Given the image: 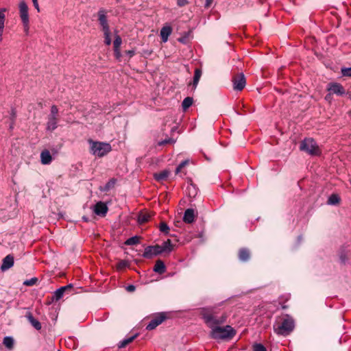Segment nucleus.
<instances>
[{
    "label": "nucleus",
    "mask_w": 351,
    "mask_h": 351,
    "mask_svg": "<svg viewBox=\"0 0 351 351\" xmlns=\"http://www.w3.org/2000/svg\"><path fill=\"white\" fill-rule=\"evenodd\" d=\"M25 317L35 329L38 330L41 329L42 326L40 322L33 317L31 312H27L25 314Z\"/></svg>",
    "instance_id": "16"
},
{
    "label": "nucleus",
    "mask_w": 351,
    "mask_h": 351,
    "mask_svg": "<svg viewBox=\"0 0 351 351\" xmlns=\"http://www.w3.org/2000/svg\"><path fill=\"white\" fill-rule=\"evenodd\" d=\"M3 29L4 28H0V41L2 40V35H3Z\"/></svg>",
    "instance_id": "51"
},
{
    "label": "nucleus",
    "mask_w": 351,
    "mask_h": 351,
    "mask_svg": "<svg viewBox=\"0 0 351 351\" xmlns=\"http://www.w3.org/2000/svg\"><path fill=\"white\" fill-rule=\"evenodd\" d=\"M300 149L311 156H318L321 154L317 143L311 138H306L302 141Z\"/></svg>",
    "instance_id": "5"
},
{
    "label": "nucleus",
    "mask_w": 351,
    "mask_h": 351,
    "mask_svg": "<svg viewBox=\"0 0 351 351\" xmlns=\"http://www.w3.org/2000/svg\"><path fill=\"white\" fill-rule=\"evenodd\" d=\"M328 90L330 91L331 93L336 94L337 95H343L346 93L343 86L336 82L330 83L328 84Z\"/></svg>",
    "instance_id": "12"
},
{
    "label": "nucleus",
    "mask_w": 351,
    "mask_h": 351,
    "mask_svg": "<svg viewBox=\"0 0 351 351\" xmlns=\"http://www.w3.org/2000/svg\"><path fill=\"white\" fill-rule=\"evenodd\" d=\"M178 41L180 42V43H185V38H180L178 39Z\"/></svg>",
    "instance_id": "52"
},
{
    "label": "nucleus",
    "mask_w": 351,
    "mask_h": 351,
    "mask_svg": "<svg viewBox=\"0 0 351 351\" xmlns=\"http://www.w3.org/2000/svg\"><path fill=\"white\" fill-rule=\"evenodd\" d=\"M103 32H104V42L106 43V45H110L111 44V38H110V29H106V30H102Z\"/></svg>",
    "instance_id": "32"
},
{
    "label": "nucleus",
    "mask_w": 351,
    "mask_h": 351,
    "mask_svg": "<svg viewBox=\"0 0 351 351\" xmlns=\"http://www.w3.org/2000/svg\"><path fill=\"white\" fill-rule=\"evenodd\" d=\"M165 319L166 315L164 313H159L150 321V322L146 326V329L148 330H152L156 328L158 325L162 324Z\"/></svg>",
    "instance_id": "10"
},
{
    "label": "nucleus",
    "mask_w": 351,
    "mask_h": 351,
    "mask_svg": "<svg viewBox=\"0 0 351 351\" xmlns=\"http://www.w3.org/2000/svg\"><path fill=\"white\" fill-rule=\"evenodd\" d=\"M232 82L233 83V88L234 90H242L246 84L245 77L243 73H237L233 76Z\"/></svg>",
    "instance_id": "7"
},
{
    "label": "nucleus",
    "mask_w": 351,
    "mask_h": 351,
    "mask_svg": "<svg viewBox=\"0 0 351 351\" xmlns=\"http://www.w3.org/2000/svg\"><path fill=\"white\" fill-rule=\"evenodd\" d=\"M73 289V285L71 284L67 285L64 287H61L54 291L52 297L51 302H58L62 299L65 293H70Z\"/></svg>",
    "instance_id": "8"
},
{
    "label": "nucleus",
    "mask_w": 351,
    "mask_h": 351,
    "mask_svg": "<svg viewBox=\"0 0 351 351\" xmlns=\"http://www.w3.org/2000/svg\"><path fill=\"white\" fill-rule=\"evenodd\" d=\"M339 200L340 199L337 195L332 194L328 199V204L330 205H335L338 204Z\"/></svg>",
    "instance_id": "30"
},
{
    "label": "nucleus",
    "mask_w": 351,
    "mask_h": 351,
    "mask_svg": "<svg viewBox=\"0 0 351 351\" xmlns=\"http://www.w3.org/2000/svg\"><path fill=\"white\" fill-rule=\"evenodd\" d=\"M128 265V263L126 261H121L117 263V269H122L126 267Z\"/></svg>",
    "instance_id": "40"
},
{
    "label": "nucleus",
    "mask_w": 351,
    "mask_h": 351,
    "mask_svg": "<svg viewBox=\"0 0 351 351\" xmlns=\"http://www.w3.org/2000/svg\"><path fill=\"white\" fill-rule=\"evenodd\" d=\"M193 98L190 97H186L182 104V106L184 110L188 109L193 104Z\"/></svg>",
    "instance_id": "29"
},
{
    "label": "nucleus",
    "mask_w": 351,
    "mask_h": 351,
    "mask_svg": "<svg viewBox=\"0 0 351 351\" xmlns=\"http://www.w3.org/2000/svg\"><path fill=\"white\" fill-rule=\"evenodd\" d=\"M97 16L102 30L109 29L110 27L107 19V11L104 8H100L97 12Z\"/></svg>",
    "instance_id": "11"
},
{
    "label": "nucleus",
    "mask_w": 351,
    "mask_h": 351,
    "mask_svg": "<svg viewBox=\"0 0 351 351\" xmlns=\"http://www.w3.org/2000/svg\"><path fill=\"white\" fill-rule=\"evenodd\" d=\"M150 216L147 213H140L138 217V221L139 223H144L148 221Z\"/></svg>",
    "instance_id": "31"
},
{
    "label": "nucleus",
    "mask_w": 351,
    "mask_h": 351,
    "mask_svg": "<svg viewBox=\"0 0 351 351\" xmlns=\"http://www.w3.org/2000/svg\"><path fill=\"white\" fill-rule=\"evenodd\" d=\"M117 180L115 178H111L106 184V185L101 189V191H108L111 189H112L115 184H116Z\"/></svg>",
    "instance_id": "25"
},
{
    "label": "nucleus",
    "mask_w": 351,
    "mask_h": 351,
    "mask_svg": "<svg viewBox=\"0 0 351 351\" xmlns=\"http://www.w3.org/2000/svg\"><path fill=\"white\" fill-rule=\"evenodd\" d=\"M19 16L23 23V29L26 34L29 33V19L28 13V6L24 1H21L19 5Z\"/></svg>",
    "instance_id": "6"
},
{
    "label": "nucleus",
    "mask_w": 351,
    "mask_h": 351,
    "mask_svg": "<svg viewBox=\"0 0 351 351\" xmlns=\"http://www.w3.org/2000/svg\"><path fill=\"white\" fill-rule=\"evenodd\" d=\"M141 237L138 236H134L128 239L125 241L126 245H133L139 243Z\"/></svg>",
    "instance_id": "26"
},
{
    "label": "nucleus",
    "mask_w": 351,
    "mask_h": 351,
    "mask_svg": "<svg viewBox=\"0 0 351 351\" xmlns=\"http://www.w3.org/2000/svg\"><path fill=\"white\" fill-rule=\"evenodd\" d=\"M40 161L43 165H49L52 161V157L49 150L45 149L40 153Z\"/></svg>",
    "instance_id": "18"
},
{
    "label": "nucleus",
    "mask_w": 351,
    "mask_h": 351,
    "mask_svg": "<svg viewBox=\"0 0 351 351\" xmlns=\"http://www.w3.org/2000/svg\"><path fill=\"white\" fill-rule=\"evenodd\" d=\"M49 115L58 117V108L56 105L51 107L50 114Z\"/></svg>",
    "instance_id": "38"
},
{
    "label": "nucleus",
    "mask_w": 351,
    "mask_h": 351,
    "mask_svg": "<svg viewBox=\"0 0 351 351\" xmlns=\"http://www.w3.org/2000/svg\"><path fill=\"white\" fill-rule=\"evenodd\" d=\"M114 56L117 59H119L121 56L120 49H114Z\"/></svg>",
    "instance_id": "45"
},
{
    "label": "nucleus",
    "mask_w": 351,
    "mask_h": 351,
    "mask_svg": "<svg viewBox=\"0 0 351 351\" xmlns=\"http://www.w3.org/2000/svg\"><path fill=\"white\" fill-rule=\"evenodd\" d=\"M238 255L239 260L243 262L247 261L250 258V251L246 248L240 249Z\"/></svg>",
    "instance_id": "20"
},
{
    "label": "nucleus",
    "mask_w": 351,
    "mask_h": 351,
    "mask_svg": "<svg viewBox=\"0 0 351 351\" xmlns=\"http://www.w3.org/2000/svg\"><path fill=\"white\" fill-rule=\"evenodd\" d=\"M235 335V331L230 326L221 327L219 325L213 328L210 331V337L215 339H226L232 338Z\"/></svg>",
    "instance_id": "3"
},
{
    "label": "nucleus",
    "mask_w": 351,
    "mask_h": 351,
    "mask_svg": "<svg viewBox=\"0 0 351 351\" xmlns=\"http://www.w3.org/2000/svg\"><path fill=\"white\" fill-rule=\"evenodd\" d=\"M189 3L187 0H177V5L179 7H183Z\"/></svg>",
    "instance_id": "42"
},
{
    "label": "nucleus",
    "mask_w": 351,
    "mask_h": 351,
    "mask_svg": "<svg viewBox=\"0 0 351 351\" xmlns=\"http://www.w3.org/2000/svg\"><path fill=\"white\" fill-rule=\"evenodd\" d=\"M201 315L204 322L211 330L215 326L223 324L226 320V317H218L213 311V309L211 308H203Z\"/></svg>",
    "instance_id": "2"
},
{
    "label": "nucleus",
    "mask_w": 351,
    "mask_h": 351,
    "mask_svg": "<svg viewBox=\"0 0 351 351\" xmlns=\"http://www.w3.org/2000/svg\"><path fill=\"white\" fill-rule=\"evenodd\" d=\"M341 74L343 76L351 77V67L350 68H342Z\"/></svg>",
    "instance_id": "39"
},
{
    "label": "nucleus",
    "mask_w": 351,
    "mask_h": 351,
    "mask_svg": "<svg viewBox=\"0 0 351 351\" xmlns=\"http://www.w3.org/2000/svg\"><path fill=\"white\" fill-rule=\"evenodd\" d=\"M32 2H33V5H34V8L39 12H40V8H39V5H38V1H32Z\"/></svg>",
    "instance_id": "49"
},
{
    "label": "nucleus",
    "mask_w": 351,
    "mask_h": 351,
    "mask_svg": "<svg viewBox=\"0 0 351 351\" xmlns=\"http://www.w3.org/2000/svg\"><path fill=\"white\" fill-rule=\"evenodd\" d=\"M160 230L165 234H168L169 232V226H167V224L165 222H162L160 224Z\"/></svg>",
    "instance_id": "36"
},
{
    "label": "nucleus",
    "mask_w": 351,
    "mask_h": 351,
    "mask_svg": "<svg viewBox=\"0 0 351 351\" xmlns=\"http://www.w3.org/2000/svg\"><path fill=\"white\" fill-rule=\"evenodd\" d=\"M195 219V210L193 208H188L185 210L183 221L187 223H191Z\"/></svg>",
    "instance_id": "17"
},
{
    "label": "nucleus",
    "mask_w": 351,
    "mask_h": 351,
    "mask_svg": "<svg viewBox=\"0 0 351 351\" xmlns=\"http://www.w3.org/2000/svg\"><path fill=\"white\" fill-rule=\"evenodd\" d=\"M14 265V257L11 254L7 255L3 259L1 266L2 271H6Z\"/></svg>",
    "instance_id": "14"
},
{
    "label": "nucleus",
    "mask_w": 351,
    "mask_h": 351,
    "mask_svg": "<svg viewBox=\"0 0 351 351\" xmlns=\"http://www.w3.org/2000/svg\"><path fill=\"white\" fill-rule=\"evenodd\" d=\"M3 343L7 348L11 350L14 347V339L11 337H5L3 339Z\"/></svg>",
    "instance_id": "27"
},
{
    "label": "nucleus",
    "mask_w": 351,
    "mask_h": 351,
    "mask_svg": "<svg viewBox=\"0 0 351 351\" xmlns=\"http://www.w3.org/2000/svg\"><path fill=\"white\" fill-rule=\"evenodd\" d=\"M273 328L276 334L287 336L294 330L295 321L289 315L285 314L276 318Z\"/></svg>",
    "instance_id": "1"
},
{
    "label": "nucleus",
    "mask_w": 351,
    "mask_h": 351,
    "mask_svg": "<svg viewBox=\"0 0 351 351\" xmlns=\"http://www.w3.org/2000/svg\"><path fill=\"white\" fill-rule=\"evenodd\" d=\"M282 308H284V309L287 308V306H282Z\"/></svg>",
    "instance_id": "56"
},
{
    "label": "nucleus",
    "mask_w": 351,
    "mask_h": 351,
    "mask_svg": "<svg viewBox=\"0 0 351 351\" xmlns=\"http://www.w3.org/2000/svg\"><path fill=\"white\" fill-rule=\"evenodd\" d=\"M36 280V278H32L30 280L25 282V284L27 285H33Z\"/></svg>",
    "instance_id": "46"
},
{
    "label": "nucleus",
    "mask_w": 351,
    "mask_h": 351,
    "mask_svg": "<svg viewBox=\"0 0 351 351\" xmlns=\"http://www.w3.org/2000/svg\"><path fill=\"white\" fill-rule=\"evenodd\" d=\"M161 253V249L159 245H150L145 249L143 256L145 258H152Z\"/></svg>",
    "instance_id": "9"
},
{
    "label": "nucleus",
    "mask_w": 351,
    "mask_h": 351,
    "mask_svg": "<svg viewBox=\"0 0 351 351\" xmlns=\"http://www.w3.org/2000/svg\"><path fill=\"white\" fill-rule=\"evenodd\" d=\"M160 247L162 253L165 252H171L173 248L170 239H168L166 241L163 242L162 244L160 245Z\"/></svg>",
    "instance_id": "24"
},
{
    "label": "nucleus",
    "mask_w": 351,
    "mask_h": 351,
    "mask_svg": "<svg viewBox=\"0 0 351 351\" xmlns=\"http://www.w3.org/2000/svg\"><path fill=\"white\" fill-rule=\"evenodd\" d=\"M330 97H331V94H328V95H327L326 96L325 99H326V100H329V99H330Z\"/></svg>",
    "instance_id": "53"
},
{
    "label": "nucleus",
    "mask_w": 351,
    "mask_h": 351,
    "mask_svg": "<svg viewBox=\"0 0 351 351\" xmlns=\"http://www.w3.org/2000/svg\"><path fill=\"white\" fill-rule=\"evenodd\" d=\"M137 335H135L132 337H130L129 338H127V339H123L122 341H121L119 344V348H123L124 347H125L128 344L130 343L131 342H132L134 339L136 337Z\"/></svg>",
    "instance_id": "28"
},
{
    "label": "nucleus",
    "mask_w": 351,
    "mask_h": 351,
    "mask_svg": "<svg viewBox=\"0 0 351 351\" xmlns=\"http://www.w3.org/2000/svg\"><path fill=\"white\" fill-rule=\"evenodd\" d=\"M187 160L182 161L176 168V173H178L181 171L182 169L185 167V165L187 164Z\"/></svg>",
    "instance_id": "41"
},
{
    "label": "nucleus",
    "mask_w": 351,
    "mask_h": 351,
    "mask_svg": "<svg viewBox=\"0 0 351 351\" xmlns=\"http://www.w3.org/2000/svg\"><path fill=\"white\" fill-rule=\"evenodd\" d=\"M94 211L98 215L105 216L108 212V207L105 203L99 202L95 204Z\"/></svg>",
    "instance_id": "15"
},
{
    "label": "nucleus",
    "mask_w": 351,
    "mask_h": 351,
    "mask_svg": "<svg viewBox=\"0 0 351 351\" xmlns=\"http://www.w3.org/2000/svg\"><path fill=\"white\" fill-rule=\"evenodd\" d=\"M125 53L129 56L130 58H132L135 54V52L134 50H128L125 51Z\"/></svg>",
    "instance_id": "48"
},
{
    "label": "nucleus",
    "mask_w": 351,
    "mask_h": 351,
    "mask_svg": "<svg viewBox=\"0 0 351 351\" xmlns=\"http://www.w3.org/2000/svg\"><path fill=\"white\" fill-rule=\"evenodd\" d=\"M121 43H122V40H121V38L120 37V36H119V35L116 36L115 39L113 43L114 49L120 48Z\"/></svg>",
    "instance_id": "33"
},
{
    "label": "nucleus",
    "mask_w": 351,
    "mask_h": 351,
    "mask_svg": "<svg viewBox=\"0 0 351 351\" xmlns=\"http://www.w3.org/2000/svg\"><path fill=\"white\" fill-rule=\"evenodd\" d=\"M172 32V28L169 26H164L160 30V37L162 42L165 43L167 41L169 36Z\"/></svg>",
    "instance_id": "19"
},
{
    "label": "nucleus",
    "mask_w": 351,
    "mask_h": 351,
    "mask_svg": "<svg viewBox=\"0 0 351 351\" xmlns=\"http://www.w3.org/2000/svg\"><path fill=\"white\" fill-rule=\"evenodd\" d=\"M58 117L48 115L46 129L53 131L58 128Z\"/></svg>",
    "instance_id": "13"
},
{
    "label": "nucleus",
    "mask_w": 351,
    "mask_h": 351,
    "mask_svg": "<svg viewBox=\"0 0 351 351\" xmlns=\"http://www.w3.org/2000/svg\"><path fill=\"white\" fill-rule=\"evenodd\" d=\"M209 3H210V1H208V0L207 1V3H206V6H208L209 5Z\"/></svg>",
    "instance_id": "55"
},
{
    "label": "nucleus",
    "mask_w": 351,
    "mask_h": 351,
    "mask_svg": "<svg viewBox=\"0 0 351 351\" xmlns=\"http://www.w3.org/2000/svg\"><path fill=\"white\" fill-rule=\"evenodd\" d=\"M175 143V141L174 139H173L172 138H167L163 141H159L158 143V145L159 146H162V145H165L166 144H173Z\"/></svg>",
    "instance_id": "34"
},
{
    "label": "nucleus",
    "mask_w": 351,
    "mask_h": 351,
    "mask_svg": "<svg viewBox=\"0 0 351 351\" xmlns=\"http://www.w3.org/2000/svg\"><path fill=\"white\" fill-rule=\"evenodd\" d=\"M136 287L135 286L132 285H128L127 287H126V290L129 292H132L135 290Z\"/></svg>",
    "instance_id": "47"
},
{
    "label": "nucleus",
    "mask_w": 351,
    "mask_h": 351,
    "mask_svg": "<svg viewBox=\"0 0 351 351\" xmlns=\"http://www.w3.org/2000/svg\"><path fill=\"white\" fill-rule=\"evenodd\" d=\"M201 76H202V71H201V69H195V73H194V77H193V86L194 89L196 88Z\"/></svg>",
    "instance_id": "23"
},
{
    "label": "nucleus",
    "mask_w": 351,
    "mask_h": 351,
    "mask_svg": "<svg viewBox=\"0 0 351 351\" xmlns=\"http://www.w3.org/2000/svg\"><path fill=\"white\" fill-rule=\"evenodd\" d=\"M16 111L14 108H12L11 109V111H10V120L12 121L11 123V128H12V125H14V122H15V120H16Z\"/></svg>",
    "instance_id": "35"
},
{
    "label": "nucleus",
    "mask_w": 351,
    "mask_h": 351,
    "mask_svg": "<svg viewBox=\"0 0 351 351\" xmlns=\"http://www.w3.org/2000/svg\"><path fill=\"white\" fill-rule=\"evenodd\" d=\"M339 258L342 263H345L346 261L348 260V257L346 254L344 252H341L339 255Z\"/></svg>",
    "instance_id": "43"
},
{
    "label": "nucleus",
    "mask_w": 351,
    "mask_h": 351,
    "mask_svg": "<svg viewBox=\"0 0 351 351\" xmlns=\"http://www.w3.org/2000/svg\"><path fill=\"white\" fill-rule=\"evenodd\" d=\"M169 175V171L167 170H163L160 172L156 173L154 174V177L156 180L158 182H162L165 180Z\"/></svg>",
    "instance_id": "22"
},
{
    "label": "nucleus",
    "mask_w": 351,
    "mask_h": 351,
    "mask_svg": "<svg viewBox=\"0 0 351 351\" xmlns=\"http://www.w3.org/2000/svg\"><path fill=\"white\" fill-rule=\"evenodd\" d=\"M154 271L160 274H164L166 271V267L164 262L161 260L156 261L154 267Z\"/></svg>",
    "instance_id": "21"
},
{
    "label": "nucleus",
    "mask_w": 351,
    "mask_h": 351,
    "mask_svg": "<svg viewBox=\"0 0 351 351\" xmlns=\"http://www.w3.org/2000/svg\"><path fill=\"white\" fill-rule=\"evenodd\" d=\"M254 351H267L265 347L261 343H256L253 346Z\"/></svg>",
    "instance_id": "37"
},
{
    "label": "nucleus",
    "mask_w": 351,
    "mask_h": 351,
    "mask_svg": "<svg viewBox=\"0 0 351 351\" xmlns=\"http://www.w3.org/2000/svg\"><path fill=\"white\" fill-rule=\"evenodd\" d=\"M5 11H6L5 8L0 9V19L1 20H5Z\"/></svg>",
    "instance_id": "44"
},
{
    "label": "nucleus",
    "mask_w": 351,
    "mask_h": 351,
    "mask_svg": "<svg viewBox=\"0 0 351 351\" xmlns=\"http://www.w3.org/2000/svg\"><path fill=\"white\" fill-rule=\"evenodd\" d=\"M83 219L85 221H88V218L86 217H83Z\"/></svg>",
    "instance_id": "54"
},
{
    "label": "nucleus",
    "mask_w": 351,
    "mask_h": 351,
    "mask_svg": "<svg viewBox=\"0 0 351 351\" xmlns=\"http://www.w3.org/2000/svg\"><path fill=\"white\" fill-rule=\"evenodd\" d=\"M88 142L90 145L92 154L98 157H103L112 149L110 144L107 143L93 141V140H89Z\"/></svg>",
    "instance_id": "4"
},
{
    "label": "nucleus",
    "mask_w": 351,
    "mask_h": 351,
    "mask_svg": "<svg viewBox=\"0 0 351 351\" xmlns=\"http://www.w3.org/2000/svg\"><path fill=\"white\" fill-rule=\"evenodd\" d=\"M5 26V20L0 19V28H4Z\"/></svg>",
    "instance_id": "50"
}]
</instances>
